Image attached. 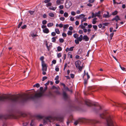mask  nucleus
<instances>
[{
  "mask_svg": "<svg viewBox=\"0 0 126 126\" xmlns=\"http://www.w3.org/2000/svg\"><path fill=\"white\" fill-rule=\"evenodd\" d=\"M43 93L39 92L36 93L33 96L32 94H24L17 95H12L10 96H0V101H4L8 99L11 101L15 102H26L29 99H34L35 98L39 97L42 96Z\"/></svg>",
  "mask_w": 126,
  "mask_h": 126,
  "instance_id": "f257e3e1",
  "label": "nucleus"
},
{
  "mask_svg": "<svg viewBox=\"0 0 126 126\" xmlns=\"http://www.w3.org/2000/svg\"><path fill=\"white\" fill-rule=\"evenodd\" d=\"M100 116L102 118L106 119L108 126H113V122L107 111H104L103 113L100 114Z\"/></svg>",
  "mask_w": 126,
  "mask_h": 126,
  "instance_id": "f03ea898",
  "label": "nucleus"
},
{
  "mask_svg": "<svg viewBox=\"0 0 126 126\" xmlns=\"http://www.w3.org/2000/svg\"><path fill=\"white\" fill-rule=\"evenodd\" d=\"M52 118L51 116H49L46 117L43 119V123L44 124H46L49 122H50V120Z\"/></svg>",
  "mask_w": 126,
  "mask_h": 126,
  "instance_id": "7ed1b4c3",
  "label": "nucleus"
},
{
  "mask_svg": "<svg viewBox=\"0 0 126 126\" xmlns=\"http://www.w3.org/2000/svg\"><path fill=\"white\" fill-rule=\"evenodd\" d=\"M81 64V62L79 60L76 61L75 63L76 67L78 68L80 71H81L82 69V67L80 66Z\"/></svg>",
  "mask_w": 126,
  "mask_h": 126,
  "instance_id": "20e7f679",
  "label": "nucleus"
},
{
  "mask_svg": "<svg viewBox=\"0 0 126 126\" xmlns=\"http://www.w3.org/2000/svg\"><path fill=\"white\" fill-rule=\"evenodd\" d=\"M85 102V104L88 106L90 107L93 105L92 101L89 100H86Z\"/></svg>",
  "mask_w": 126,
  "mask_h": 126,
  "instance_id": "39448f33",
  "label": "nucleus"
},
{
  "mask_svg": "<svg viewBox=\"0 0 126 126\" xmlns=\"http://www.w3.org/2000/svg\"><path fill=\"white\" fill-rule=\"evenodd\" d=\"M72 4L71 2L69 1H66L65 4V7L66 8H69Z\"/></svg>",
  "mask_w": 126,
  "mask_h": 126,
  "instance_id": "423d86ee",
  "label": "nucleus"
},
{
  "mask_svg": "<svg viewBox=\"0 0 126 126\" xmlns=\"http://www.w3.org/2000/svg\"><path fill=\"white\" fill-rule=\"evenodd\" d=\"M42 70L43 71H46L47 70V66L46 64L45 63L42 64Z\"/></svg>",
  "mask_w": 126,
  "mask_h": 126,
  "instance_id": "0eeeda50",
  "label": "nucleus"
},
{
  "mask_svg": "<svg viewBox=\"0 0 126 126\" xmlns=\"http://www.w3.org/2000/svg\"><path fill=\"white\" fill-rule=\"evenodd\" d=\"M114 20H115L117 22L118 20H120L119 16H116L112 20V21H113Z\"/></svg>",
  "mask_w": 126,
  "mask_h": 126,
  "instance_id": "6e6552de",
  "label": "nucleus"
},
{
  "mask_svg": "<svg viewBox=\"0 0 126 126\" xmlns=\"http://www.w3.org/2000/svg\"><path fill=\"white\" fill-rule=\"evenodd\" d=\"M114 104H113V105L114 106H116L117 107H123L124 106H122L119 103H116V102H114Z\"/></svg>",
  "mask_w": 126,
  "mask_h": 126,
  "instance_id": "1a4fd4ad",
  "label": "nucleus"
},
{
  "mask_svg": "<svg viewBox=\"0 0 126 126\" xmlns=\"http://www.w3.org/2000/svg\"><path fill=\"white\" fill-rule=\"evenodd\" d=\"M63 0H57L56 1V3L58 5L63 4Z\"/></svg>",
  "mask_w": 126,
  "mask_h": 126,
  "instance_id": "9d476101",
  "label": "nucleus"
},
{
  "mask_svg": "<svg viewBox=\"0 0 126 126\" xmlns=\"http://www.w3.org/2000/svg\"><path fill=\"white\" fill-rule=\"evenodd\" d=\"M74 47H71L70 48L67 47L66 49V51L67 52L69 51H72L73 50V48Z\"/></svg>",
  "mask_w": 126,
  "mask_h": 126,
  "instance_id": "9b49d317",
  "label": "nucleus"
},
{
  "mask_svg": "<svg viewBox=\"0 0 126 126\" xmlns=\"http://www.w3.org/2000/svg\"><path fill=\"white\" fill-rule=\"evenodd\" d=\"M63 95L64 99L65 100L66 99H67L68 97L66 93L64 92H63Z\"/></svg>",
  "mask_w": 126,
  "mask_h": 126,
  "instance_id": "f8f14e48",
  "label": "nucleus"
},
{
  "mask_svg": "<svg viewBox=\"0 0 126 126\" xmlns=\"http://www.w3.org/2000/svg\"><path fill=\"white\" fill-rule=\"evenodd\" d=\"M43 31L44 32L46 33H47L49 32V30L48 29L46 28L43 30Z\"/></svg>",
  "mask_w": 126,
  "mask_h": 126,
  "instance_id": "ddd939ff",
  "label": "nucleus"
},
{
  "mask_svg": "<svg viewBox=\"0 0 126 126\" xmlns=\"http://www.w3.org/2000/svg\"><path fill=\"white\" fill-rule=\"evenodd\" d=\"M83 40H85V41H88L89 40V38L87 35H84L83 36Z\"/></svg>",
  "mask_w": 126,
  "mask_h": 126,
  "instance_id": "4468645a",
  "label": "nucleus"
},
{
  "mask_svg": "<svg viewBox=\"0 0 126 126\" xmlns=\"http://www.w3.org/2000/svg\"><path fill=\"white\" fill-rule=\"evenodd\" d=\"M100 13L101 12L100 11H99L97 13H95V17L98 16L99 17H100Z\"/></svg>",
  "mask_w": 126,
  "mask_h": 126,
  "instance_id": "2eb2a0df",
  "label": "nucleus"
},
{
  "mask_svg": "<svg viewBox=\"0 0 126 126\" xmlns=\"http://www.w3.org/2000/svg\"><path fill=\"white\" fill-rule=\"evenodd\" d=\"M70 118H71V120H70V119H69L68 120V121L67 122V125H68L69 123L72 120V116H70Z\"/></svg>",
  "mask_w": 126,
  "mask_h": 126,
  "instance_id": "dca6fc26",
  "label": "nucleus"
},
{
  "mask_svg": "<svg viewBox=\"0 0 126 126\" xmlns=\"http://www.w3.org/2000/svg\"><path fill=\"white\" fill-rule=\"evenodd\" d=\"M107 14H105L103 15V17L105 18H107L109 17L110 16H109V13L108 12H107Z\"/></svg>",
  "mask_w": 126,
  "mask_h": 126,
  "instance_id": "f3484780",
  "label": "nucleus"
},
{
  "mask_svg": "<svg viewBox=\"0 0 126 126\" xmlns=\"http://www.w3.org/2000/svg\"><path fill=\"white\" fill-rule=\"evenodd\" d=\"M44 57L43 56L41 57L40 58V60L42 61V64L45 63L44 61Z\"/></svg>",
  "mask_w": 126,
  "mask_h": 126,
  "instance_id": "a211bd4d",
  "label": "nucleus"
},
{
  "mask_svg": "<svg viewBox=\"0 0 126 126\" xmlns=\"http://www.w3.org/2000/svg\"><path fill=\"white\" fill-rule=\"evenodd\" d=\"M6 119V118L5 117V116L4 115H0V119Z\"/></svg>",
  "mask_w": 126,
  "mask_h": 126,
  "instance_id": "6ab92c4d",
  "label": "nucleus"
},
{
  "mask_svg": "<svg viewBox=\"0 0 126 126\" xmlns=\"http://www.w3.org/2000/svg\"><path fill=\"white\" fill-rule=\"evenodd\" d=\"M40 84L38 83H37L33 85V87H36L38 88L39 87H40Z\"/></svg>",
  "mask_w": 126,
  "mask_h": 126,
  "instance_id": "aec40b11",
  "label": "nucleus"
},
{
  "mask_svg": "<svg viewBox=\"0 0 126 126\" xmlns=\"http://www.w3.org/2000/svg\"><path fill=\"white\" fill-rule=\"evenodd\" d=\"M57 49L58 51H60L62 50V48L61 47L58 46L57 47Z\"/></svg>",
  "mask_w": 126,
  "mask_h": 126,
  "instance_id": "412c9836",
  "label": "nucleus"
},
{
  "mask_svg": "<svg viewBox=\"0 0 126 126\" xmlns=\"http://www.w3.org/2000/svg\"><path fill=\"white\" fill-rule=\"evenodd\" d=\"M37 117L40 119H42L43 117V116L41 115H38L36 116Z\"/></svg>",
  "mask_w": 126,
  "mask_h": 126,
  "instance_id": "4be33fe9",
  "label": "nucleus"
},
{
  "mask_svg": "<svg viewBox=\"0 0 126 126\" xmlns=\"http://www.w3.org/2000/svg\"><path fill=\"white\" fill-rule=\"evenodd\" d=\"M53 23H48L47 25V26L48 27H51L53 26Z\"/></svg>",
  "mask_w": 126,
  "mask_h": 126,
  "instance_id": "5701e85b",
  "label": "nucleus"
},
{
  "mask_svg": "<svg viewBox=\"0 0 126 126\" xmlns=\"http://www.w3.org/2000/svg\"><path fill=\"white\" fill-rule=\"evenodd\" d=\"M55 31L56 32L57 34H59L60 33V32L58 29H55Z\"/></svg>",
  "mask_w": 126,
  "mask_h": 126,
  "instance_id": "b1692460",
  "label": "nucleus"
},
{
  "mask_svg": "<svg viewBox=\"0 0 126 126\" xmlns=\"http://www.w3.org/2000/svg\"><path fill=\"white\" fill-rule=\"evenodd\" d=\"M56 8V7H54L52 6H51L49 8V9L51 10H52L54 11L55 10Z\"/></svg>",
  "mask_w": 126,
  "mask_h": 126,
  "instance_id": "393cba45",
  "label": "nucleus"
},
{
  "mask_svg": "<svg viewBox=\"0 0 126 126\" xmlns=\"http://www.w3.org/2000/svg\"><path fill=\"white\" fill-rule=\"evenodd\" d=\"M85 16V15L83 14H81L79 16V17H80V18H82Z\"/></svg>",
  "mask_w": 126,
  "mask_h": 126,
  "instance_id": "a878e982",
  "label": "nucleus"
},
{
  "mask_svg": "<svg viewBox=\"0 0 126 126\" xmlns=\"http://www.w3.org/2000/svg\"><path fill=\"white\" fill-rule=\"evenodd\" d=\"M74 37L75 38H78L79 37V35L78 34H77L76 33L75 34H74Z\"/></svg>",
  "mask_w": 126,
  "mask_h": 126,
  "instance_id": "bb28decb",
  "label": "nucleus"
},
{
  "mask_svg": "<svg viewBox=\"0 0 126 126\" xmlns=\"http://www.w3.org/2000/svg\"><path fill=\"white\" fill-rule=\"evenodd\" d=\"M93 27L95 31H96L97 30V27L96 25H93Z\"/></svg>",
  "mask_w": 126,
  "mask_h": 126,
  "instance_id": "cd10ccee",
  "label": "nucleus"
},
{
  "mask_svg": "<svg viewBox=\"0 0 126 126\" xmlns=\"http://www.w3.org/2000/svg\"><path fill=\"white\" fill-rule=\"evenodd\" d=\"M56 119L57 120L61 121L62 120V118L61 117H56Z\"/></svg>",
  "mask_w": 126,
  "mask_h": 126,
  "instance_id": "c85d7f7f",
  "label": "nucleus"
},
{
  "mask_svg": "<svg viewBox=\"0 0 126 126\" xmlns=\"http://www.w3.org/2000/svg\"><path fill=\"white\" fill-rule=\"evenodd\" d=\"M49 15L51 17H53L54 16V14L52 13H50L49 14Z\"/></svg>",
  "mask_w": 126,
  "mask_h": 126,
  "instance_id": "c756f323",
  "label": "nucleus"
},
{
  "mask_svg": "<svg viewBox=\"0 0 126 126\" xmlns=\"http://www.w3.org/2000/svg\"><path fill=\"white\" fill-rule=\"evenodd\" d=\"M68 14L66 12H65L64 13V16L65 17H67L68 16Z\"/></svg>",
  "mask_w": 126,
  "mask_h": 126,
  "instance_id": "7c9ffc66",
  "label": "nucleus"
},
{
  "mask_svg": "<svg viewBox=\"0 0 126 126\" xmlns=\"http://www.w3.org/2000/svg\"><path fill=\"white\" fill-rule=\"evenodd\" d=\"M52 5V3L51 2H48L46 4V6L47 7H48L49 6H51Z\"/></svg>",
  "mask_w": 126,
  "mask_h": 126,
  "instance_id": "2f4dec72",
  "label": "nucleus"
},
{
  "mask_svg": "<svg viewBox=\"0 0 126 126\" xmlns=\"http://www.w3.org/2000/svg\"><path fill=\"white\" fill-rule=\"evenodd\" d=\"M98 122L96 120H93L92 121V122L93 124H95L98 123Z\"/></svg>",
  "mask_w": 126,
  "mask_h": 126,
  "instance_id": "473e14b6",
  "label": "nucleus"
},
{
  "mask_svg": "<svg viewBox=\"0 0 126 126\" xmlns=\"http://www.w3.org/2000/svg\"><path fill=\"white\" fill-rule=\"evenodd\" d=\"M117 11H115L114 12L112 13V14L113 15H116L117 13Z\"/></svg>",
  "mask_w": 126,
  "mask_h": 126,
  "instance_id": "72a5a7b5",
  "label": "nucleus"
},
{
  "mask_svg": "<svg viewBox=\"0 0 126 126\" xmlns=\"http://www.w3.org/2000/svg\"><path fill=\"white\" fill-rule=\"evenodd\" d=\"M79 121L77 120L75 121L74 123V124L75 125H77L78 124H79Z\"/></svg>",
  "mask_w": 126,
  "mask_h": 126,
  "instance_id": "f704fd0d",
  "label": "nucleus"
},
{
  "mask_svg": "<svg viewBox=\"0 0 126 126\" xmlns=\"http://www.w3.org/2000/svg\"><path fill=\"white\" fill-rule=\"evenodd\" d=\"M88 80L87 79H84V84L85 85H86L87 84L88 82Z\"/></svg>",
  "mask_w": 126,
  "mask_h": 126,
  "instance_id": "c9c22d12",
  "label": "nucleus"
},
{
  "mask_svg": "<svg viewBox=\"0 0 126 126\" xmlns=\"http://www.w3.org/2000/svg\"><path fill=\"white\" fill-rule=\"evenodd\" d=\"M59 40L60 42L61 43H63L64 41V40L63 38H60Z\"/></svg>",
  "mask_w": 126,
  "mask_h": 126,
  "instance_id": "e433bc0d",
  "label": "nucleus"
},
{
  "mask_svg": "<svg viewBox=\"0 0 126 126\" xmlns=\"http://www.w3.org/2000/svg\"><path fill=\"white\" fill-rule=\"evenodd\" d=\"M72 34V32L70 31H68L67 33L68 35H71Z\"/></svg>",
  "mask_w": 126,
  "mask_h": 126,
  "instance_id": "4c0bfd02",
  "label": "nucleus"
},
{
  "mask_svg": "<svg viewBox=\"0 0 126 126\" xmlns=\"http://www.w3.org/2000/svg\"><path fill=\"white\" fill-rule=\"evenodd\" d=\"M52 42H56V39L55 38V37H53L52 38Z\"/></svg>",
  "mask_w": 126,
  "mask_h": 126,
  "instance_id": "58836bf2",
  "label": "nucleus"
},
{
  "mask_svg": "<svg viewBox=\"0 0 126 126\" xmlns=\"http://www.w3.org/2000/svg\"><path fill=\"white\" fill-rule=\"evenodd\" d=\"M79 41L78 40H75V43L76 44H79Z\"/></svg>",
  "mask_w": 126,
  "mask_h": 126,
  "instance_id": "ea45409f",
  "label": "nucleus"
},
{
  "mask_svg": "<svg viewBox=\"0 0 126 126\" xmlns=\"http://www.w3.org/2000/svg\"><path fill=\"white\" fill-rule=\"evenodd\" d=\"M69 27V25L68 24L65 25L64 26L63 28L64 29L67 28Z\"/></svg>",
  "mask_w": 126,
  "mask_h": 126,
  "instance_id": "a19ab883",
  "label": "nucleus"
},
{
  "mask_svg": "<svg viewBox=\"0 0 126 126\" xmlns=\"http://www.w3.org/2000/svg\"><path fill=\"white\" fill-rule=\"evenodd\" d=\"M42 23L43 25H45L47 23V21L46 20H44L42 21Z\"/></svg>",
  "mask_w": 126,
  "mask_h": 126,
  "instance_id": "79ce46f5",
  "label": "nucleus"
},
{
  "mask_svg": "<svg viewBox=\"0 0 126 126\" xmlns=\"http://www.w3.org/2000/svg\"><path fill=\"white\" fill-rule=\"evenodd\" d=\"M34 12V11H29V13L31 15H33Z\"/></svg>",
  "mask_w": 126,
  "mask_h": 126,
  "instance_id": "37998d69",
  "label": "nucleus"
},
{
  "mask_svg": "<svg viewBox=\"0 0 126 126\" xmlns=\"http://www.w3.org/2000/svg\"><path fill=\"white\" fill-rule=\"evenodd\" d=\"M47 77L46 76L43 77L42 78V81H44L45 80L47 79Z\"/></svg>",
  "mask_w": 126,
  "mask_h": 126,
  "instance_id": "c03bdc74",
  "label": "nucleus"
},
{
  "mask_svg": "<svg viewBox=\"0 0 126 126\" xmlns=\"http://www.w3.org/2000/svg\"><path fill=\"white\" fill-rule=\"evenodd\" d=\"M93 89V88L92 87H89L88 88V91L92 90Z\"/></svg>",
  "mask_w": 126,
  "mask_h": 126,
  "instance_id": "a18cd8bd",
  "label": "nucleus"
},
{
  "mask_svg": "<svg viewBox=\"0 0 126 126\" xmlns=\"http://www.w3.org/2000/svg\"><path fill=\"white\" fill-rule=\"evenodd\" d=\"M77 39L78 40H79V41L81 42L82 40V38H80V37H78V38H77Z\"/></svg>",
  "mask_w": 126,
  "mask_h": 126,
  "instance_id": "49530a36",
  "label": "nucleus"
},
{
  "mask_svg": "<svg viewBox=\"0 0 126 126\" xmlns=\"http://www.w3.org/2000/svg\"><path fill=\"white\" fill-rule=\"evenodd\" d=\"M61 56L62 55H61V53H59L57 54V56L58 58H59L60 57H61Z\"/></svg>",
  "mask_w": 126,
  "mask_h": 126,
  "instance_id": "de8ad7c7",
  "label": "nucleus"
},
{
  "mask_svg": "<svg viewBox=\"0 0 126 126\" xmlns=\"http://www.w3.org/2000/svg\"><path fill=\"white\" fill-rule=\"evenodd\" d=\"M74 18L72 16H71L70 18V20L71 21H73L74 20Z\"/></svg>",
  "mask_w": 126,
  "mask_h": 126,
  "instance_id": "09e8293b",
  "label": "nucleus"
},
{
  "mask_svg": "<svg viewBox=\"0 0 126 126\" xmlns=\"http://www.w3.org/2000/svg\"><path fill=\"white\" fill-rule=\"evenodd\" d=\"M109 24V23H103L102 24L105 26H108Z\"/></svg>",
  "mask_w": 126,
  "mask_h": 126,
  "instance_id": "8fccbe9b",
  "label": "nucleus"
},
{
  "mask_svg": "<svg viewBox=\"0 0 126 126\" xmlns=\"http://www.w3.org/2000/svg\"><path fill=\"white\" fill-rule=\"evenodd\" d=\"M71 15L73 16H75L76 15V13L74 11H72L71 13Z\"/></svg>",
  "mask_w": 126,
  "mask_h": 126,
  "instance_id": "3c124183",
  "label": "nucleus"
},
{
  "mask_svg": "<svg viewBox=\"0 0 126 126\" xmlns=\"http://www.w3.org/2000/svg\"><path fill=\"white\" fill-rule=\"evenodd\" d=\"M51 35L52 36H54L56 35V33L54 32H52L51 33Z\"/></svg>",
  "mask_w": 126,
  "mask_h": 126,
  "instance_id": "603ef678",
  "label": "nucleus"
},
{
  "mask_svg": "<svg viewBox=\"0 0 126 126\" xmlns=\"http://www.w3.org/2000/svg\"><path fill=\"white\" fill-rule=\"evenodd\" d=\"M55 93L57 94H60V92L58 91H55Z\"/></svg>",
  "mask_w": 126,
  "mask_h": 126,
  "instance_id": "864d4df0",
  "label": "nucleus"
},
{
  "mask_svg": "<svg viewBox=\"0 0 126 126\" xmlns=\"http://www.w3.org/2000/svg\"><path fill=\"white\" fill-rule=\"evenodd\" d=\"M97 107H98V108H97V110H97L98 111L99 110L101 109V107L100 106L98 105V106H97Z\"/></svg>",
  "mask_w": 126,
  "mask_h": 126,
  "instance_id": "5fc2aeb1",
  "label": "nucleus"
},
{
  "mask_svg": "<svg viewBox=\"0 0 126 126\" xmlns=\"http://www.w3.org/2000/svg\"><path fill=\"white\" fill-rule=\"evenodd\" d=\"M113 3L115 4L116 3L117 4H119L121 3L120 2L119 3H118L117 2H116L115 1V0H113Z\"/></svg>",
  "mask_w": 126,
  "mask_h": 126,
  "instance_id": "6e6d98bb",
  "label": "nucleus"
},
{
  "mask_svg": "<svg viewBox=\"0 0 126 126\" xmlns=\"http://www.w3.org/2000/svg\"><path fill=\"white\" fill-rule=\"evenodd\" d=\"M114 34V33H113V32H112V33H111L110 34V36L111 37V38H110L111 39H112V37L113 36Z\"/></svg>",
  "mask_w": 126,
  "mask_h": 126,
  "instance_id": "4d7b16f0",
  "label": "nucleus"
},
{
  "mask_svg": "<svg viewBox=\"0 0 126 126\" xmlns=\"http://www.w3.org/2000/svg\"><path fill=\"white\" fill-rule=\"evenodd\" d=\"M87 19V18L86 17L84 18H83V19L81 20V22H83V21H86Z\"/></svg>",
  "mask_w": 126,
  "mask_h": 126,
  "instance_id": "13d9d810",
  "label": "nucleus"
},
{
  "mask_svg": "<svg viewBox=\"0 0 126 126\" xmlns=\"http://www.w3.org/2000/svg\"><path fill=\"white\" fill-rule=\"evenodd\" d=\"M89 2L90 3H93L94 1V0H89Z\"/></svg>",
  "mask_w": 126,
  "mask_h": 126,
  "instance_id": "bf43d9fd",
  "label": "nucleus"
},
{
  "mask_svg": "<svg viewBox=\"0 0 126 126\" xmlns=\"http://www.w3.org/2000/svg\"><path fill=\"white\" fill-rule=\"evenodd\" d=\"M94 17H95V14H94L93 12L92 13V16H91L92 18H93Z\"/></svg>",
  "mask_w": 126,
  "mask_h": 126,
  "instance_id": "052dcab7",
  "label": "nucleus"
},
{
  "mask_svg": "<svg viewBox=\"0 0 126 126\" xmlns=\"http://www.w3.org/2000/svg\"><path fill=\"white\" fill-rule=\"evenodd\" d=\"M27 27V26L25 25H24L23 26H22V27L21 28H22V29H25Z\"/></svg>",
  "mask_w": 126,
  "mask_h": 126,
  "instance_id": "680f3d73",
  "label": "nucleus"
},
{
  "mask_svg": "<svg viewBox=\"0 0 126 126\" xmlns=\"http://www.w3.org/2000/svg\"><path fill=\"white\" fill-rule=\"evenodd\" d=\"M60 20L63 21H64L65 19V18L64 17H61L60 18Z\"/></svg>",
  "mask_w": 126,
  "mask_h": 126,
  "instance_id": "e2e57ef3",
  "label": "nucleus"
},
{
  "mask_svg": "<svg viewBox=\"0 0 126 126\" xmlns=\"http://www.w3.org/2000/svg\"><path fill=\"white\" fill-rule=\"evenodd\" d=\"M62 35L63 37H66V36L67 35L66 34L64 33H63L62 34Z\"/></svg>",
  "mask_w": 126,
  "mask_h": 126,
  "instance_id": "0e129e2a",
  "label": "nucleus"
},
{
  "mask_svg": "<svg viewBox=\"0 0 126 126\" xmlns=\"http://www.w3.org/2000/svg\"><path fill=\"white\" fill-rule=\"evenodd\" d=\"M50 1V0H45L44 1V2L45 3H47L49 2Z\"/></svg>",
  "mask_w": 126,
  "mask_h": 126,
  "instance_id": "69168bd1",
  "label": "nucleus"
},
{
  "mask_svg": "<svg viewBox=\"0 0 126 126\" xmlns=\"http://www.w3.org/2000/svg\"><path fill=\"white\" fill-rule=\"evenodd\" d=\"M52 62L53 64H55L56 63V61L55 60H53L52 61Z\"/></svg>",
  "mask_w": 126,
  "mask_h": 126,
  "instance_id": "338daca9",
  "label": "nucleus"
},
{
  "mask_svg": "<svg viewBox=\"0 0 126 126\" xmlns=\"http://www.w3.org/2000/svg\"><path fill=\"white\" fill-rule=\"evenodd\" d=\"M79 24V22L78 21H76L75 22V24L76 25H78Z\"/></svg>",
  "mask_w": 126,
  "mask_h": 126,
  "instance_id": "774afa93",
  "label": "nucleus"
}]
</instances>
